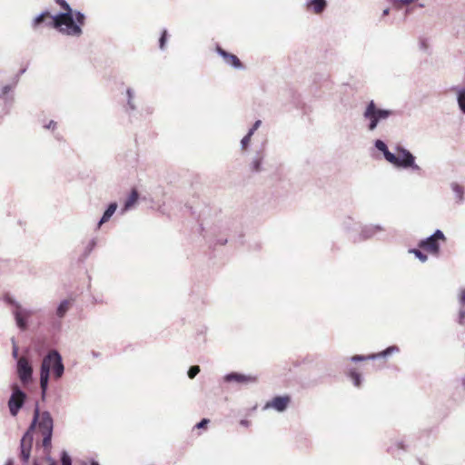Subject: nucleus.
Returning <instances> with one entry per match:
<instances>
[{"label":"nucleus","instance_id":"obj_1","mask_svg":"<svg viewBox=\"0 0 465 465\" xmlns=\"http://www.w3.org/2000/svg\"><path fill=\"white\" fill-rule=\"evenodd\" d=\"M36 424H38L39 430L43 435L42 447L44 453L45 455L51 454L54 420L49 411H45L40 415L39 407L36 405L32 422L20 440V458L25 463L28 462L31 457L34 431Z\"/></svg>","mask_w":465,"mask_h":465},{"label":"nucleus","instance_id":"obj_2","mask_svg":"<svg viewBox=\"0 0 465 465\" xmlns=\"http://www.w3.org/2000/svg\"><path fill=\"white\" fill-rule=\"evenodd\" d=\"M64 364L61 355L56 351H51L42 361L40 378H60L64 373Z\"/></svg>","mask_w":465,"mask_h":465},{"label":"nucleus","instance_id":"obj_3","mask_svg":"<svg viewBox=\"0 0 465 465\" xmlns=\"http://www.w3.org/2000/svg\"><path fill=\"white\" fill-rule=\"evenodd\" d=\"M70 23L71 20L68 14H59L53 16L48 11H45L34 19L33 27L36 29L42 25H45L57 28L61 31V29H63V24Z\"/></svg>","mask_w":465,"mask_h":465},{"label":"nucleus","instance_id":"obj_4","mask_svg":"<svg viewBox=\"0 0 465 465\" xmlns=\"http://www.w3.org/2000/svg\"><path fill=\"white\" fill-rule=\"evenodd\" d=\"M351 367L350 368L351 378H361L364 373L372 371L371 361L370 354L354 355L351 359Z\"/></svg>","mask_w":465,"mask_h":465},{"label":"nucleus","instance_id":"obj_5","mask_svg":"<svg viewBox=\"0 0 465 465\" xmlns=\"http://www.w3.org/2000/svg\"><path fill=\"white\" fill-rule=\"evenodd\" d=\"M399 352L400 348L397 345H392L381 352L370 354L372 371L387 367L390 363L391 358Z\"/></svg>","mask_w":465,"mask_h":465},{"label":"nucleus","instance_id":"obj_6","mask_svg":"<svg viewBox=\"0 0 465 465\" xmlns=\"http://www.w3.org/2000/svg\"><path fill=\"white\" fill-rule=\"evenodd\" d=\"M27 396L25 392L17 385L12 386V393L8 400V407L10 414L15 417L23 408Z\"/></svg>","mask_w":465,"mask_h":465},{"label":"nucleus","instance_id":"obj_7","mask_svg":"<svg viewBox=\"0 0 465 465\" xmlns=\"http://www.w3.org/2000/svg\"><path fill=\"white\" fill-rule=\"evenodd\" d=\"M394 162H390L391 164L401 168H410L419 170V166L414 163V156L407 150L397 147L396 153H393Z\"/></svg>","mask_w":465,"mask_h":465},{"label":"nucleus","instance_id":"obj_8","mask_svg":"<svg viewBox=\"0 0 465 465\" xmlns=\"http://www.w3.org/2000/svg\"><path fill=\"white\" fill-rule=\"evenodd\" d=\"M439 241L445 242L446 237L441 231L437 230L431 236L420 241L419 247L433 255H438L440 252Z\"/></svg>","mask_w":465,"mask_h":465},{"label":"nucleus","instance_id":"obj_9","mask_svg":"<svg viewBox=\"0 0 465 465\" xmlns=\"http://www.w3.org/2000/svg\"><path fill=\"white\" fill-rule=\"evenodd\" d=\"M391 113L388 110L377 109L375 104L371 101L364 113L365 118L371 120L369 129L374 130L377 126L378 122L381 119L387 118L388 116L391 115Z\"/></svg>","mask_w":465,"mask_h":465},{"label":"nucleus","instance_id":"obj_10","mask_svg":"<svg viewBox=\"0 0 465 465\" xmlns=\"http://www.w3.org/2000/svg\"><path fill=\"white\" fill-rule=\"evenodd\" d=\"M55 2L68 14L70 16V24H63L65 28L61 29V32L68 35L79 36L82 34V29L77 25H74V15L70 5L64 0H55Z\"/></svg>","mask_w":465,"mask_h":465},{"label":"nucleus","instance_id":"obj_11","mask_svg":"<svg viewBox=\"0 0 465 465\" xmlns=\"http://www.w3.org/2000/svg\"><path fill=\"white\" fill-rule=\"evenodd\" d=\"M290 402L291 397L289 395L275 396L272 401L266 402L263 409L272 408L279 412H282L288 408Z\"/></svg>","mask_w":465,"mask_h":465},{"label":"nucleus","instance_id":"obj_12","mask_svg":"<svg viewBox=\"0 0 465 465\" xmlns=\"http://www.w3.org/2000/svg\"><path fill=\"white\" fill-rule=\"evenodd\" d=\"M17 372L19 378H32L33 369L25 357H21L17 361Z\"/></svg>","mask_w":465,"mask_h":465},{"label":"nucleus","instance_id":"obj_13","mask_svg":"<svg viewBox=\"0 0 465 465\" xmlns=\"http://www.w3.org/2000/svg\"><path fill=\"white\" fill-rule=\"evenodd\" d=\"M217 53L224 59V61L233 66L234 68H242V64L240 59L233 54L228 53L223 50L222 47H216Z\"/></svg>","mask_w":465,"mask_h":465},{"label":"nucleus","instance_id":"obj_14","mask_svg":"<svg viewBox=\"0 0 465 465\" xmlns=\"http://www.w3.org/2000/svg\"><path fill=\"white\" fill-rule=\"evenodd\" d=\"M327 4L325 0H311L307 4V9L312 13L319 15L323 12Z\"/></svg>","mask_w":465,"mask_h":465},{"label":"nucleus","instance_id":"obj_15","mask_svg":"<svg viewBox=\"0 0 465 465\" xmlns=\"http://www.w3.org/2000/svg\"><path fill=\"white\" fill-rule=\"evenodd\" d=\"M375 146H376V148L379 151L383 153V155H384L385 159L388 162H394L395 161L394 156H393V153H391L388 150L387 145L382 141L377 140L376 143H375Z\"/></svg>","mask_w":465,"mask_h":465},{"label":"nucleus","instance_id":"obj_16","mask_svg":"<svg viewBox=\"0 0 465 465\" xmlns=\"http://www.w3.org/2000/svg\"><path fill=\"white\" fill-rule=\"evenodd\" d=\"M116 208H117L116 203H110L108 208L106 209V211L104 213V215L101 218L98 225L100 226L104 223L107 222L111 218V216L114 213V212L116 211Z\"/></svg>","mask_w":465,"mask_h":465},{"label":"nucleus","instance_id":"obj_17","mask_svg":"<svg viewBox=\"0 0 465 465\" xmlns=\"http://www.w3.org/2000/svg\"><path fill=\"white\" fill-rule=\"evenodd\" d=\"M139 193L136 189H133L129 197L124 203V210H128L133 207L138 201Z\"/></svg>","mask_w":465,"mask_h":465},{"label":"nucleus","instance_id":"obj_18","mask_svg":"<svg viewBox=\"0 0 465 465\" xmlns=\"http://www.w3.org/2000/svg\"><path fill=\"white\" fill-rule=\"evenodd\" d=\"M70 307H71L70 301H68V300L63 301L57 308V312H56L57 315L59 317H64Z\"/></svg>","mask_w":465,"mask_h":465},{"label":"nucleus","instance_id":"obj_19","mask_svg":"<svg viewBox=\"0 0 465 465\" xmlns=\"http://www.w3.org/2000/svg\"><path fill=\"white\" fill-rule=\"evenodd\" d=\"M60 463L61 465H73L71 456L66 450H62L60 453Z\"/></svg>","mask_w":465,"mask_h":465},{"label":"nucleus","instance_id":"obj_20","mask_svg":"<svg viewBox=\"0 0 465 465\" xmlns=\"http://www.w3.org/2000/svg\"><path fill=\"white\" fill-rule=\"evenodd\" d=\"M458 103L461 111L465 114V89L461 90L458 95Z\"/></svg>","mask_w":465,"mask_h":465},{"label":"nucleus","instance_id":"obj_21","mask_svg":"<svg viewBox=\"0 0 465 465\" xmlns=\"http://www.w3.org/2000/svg\"><path fill=\"white\" fill-rule=\"evenodd\" d=\"M410 252L413 253L420 261L423 262H426L428 259L427 255L418 249L410 250Z\"/></svg>","mask_w":465,"mask_h":465},{"label":"nucleus","instance_id":"obj_22","mask_svg":"<svg viewBox=\"0 0 465 465\" xmlns=\"http://www.w3.org/2000/svg\"><path fill=\"white\" fill-rule=\"evenodd\" d=\"M42 398L45 399L50 380H39Z\"/></svg>","mask_w":465,"mask_h":465},{"label":"nucleus","instance_id":"obj_23","mask_svg":"<svg viewBox=\"0 0 465 465\" xmlns=\"http://www.w3.org/2000/svg\"><path fill=\"white\" fill-rule=\"evenodd\" d=\"M252 136V131H249V133L242 139V150H246L250 141H251V138Z\"/></svg>","mask_w":465,"mask_h":465},{"label":"nucleus","instance_id":"obj_24","mask_svg":"<svg viewBox=\"0 0 465 465\" xmlns=\"http://www.w3.org/2000/svg\"><path fill=\"white\" fill-rule=\"evenodd\" d=\"M74 17H75V20H76V23H74V25H79L80 27H81L82 25H84V20H85V17H84V15L82 13H80V12H76V13L74 14Z\"/></svg>","mask_w":465,"mask_h":465},{"label":"nucleus","instance_id":"obj_25","mask_svg":"<svg viewBox=\"0 0 465 465\" xmlns=\"http://www.w3.org/2000/svg\"><path fill=\"white\" fill-rule=\"evenodd\" d=\"M200 372V367L198 365L192 366L188 371V377L194 378Z\"/></svg>","mask_w":465,"mask_h":465},{"label":"nucleus","instance_id":"obj_26","mask_svg":"<svg viewBox=\"0 0 465 465\" xmlns=\"http://www.w3.org/2000/svg\"><path fill=\"white\" fill-rule=\"evenodd\" d=\"M209 422H210L209 419L203 418L198 423H196L195 428H197V429H204V428L207 427Z\"/></svg>","mask_w":465,"mask_h":465},{"label":"nucleus","instance_id":"obj_27","mask_svg":"<svg viewBox=\"0 0 465 465\" xmlns=\"http://www.w3.org/2000/svg\"><path fill=\"white\" fill-rule=\"evenodd\" d=\"M166 37H167V32L165 30H163V34H162V35L160 37V40H159V45H160V48L161 49L164 48L165 42H166Z\"/></svg>","mask_w":465,"mask_h":465},{"label":"nucleus","instance_id":"obj_28","mask_svg":"<svg viewBox=\"0 0 465 465\" xmlns=\"http://www.w3.org/2000/svg\"><path fill=\"white\" fill-rule=\"evenodd\" d=\"M261 163H262L261 158L255 159L252 162V171L259 172L261 170Z\"/></svg>","mask_w":465,"mask_h":465},{"label":"nucleus","instance_id":"obj_29","mask_svg":"<svg viewBox=\"0 0 465 465\" xmlns=\"http://www.w3.org/2000/svg\"><path fill=\"white\" fill-rule=\"evenodd\" d=\"M45 460L47 465H58L57 461L51 456V454L45 455Z\"/></svg>","mask_w":465,"mask_h":465},{"label":"nucleus","instance_id":"obj_30","mask_svg":"<svg viewBox=\"0 0 465 465\" xmlns=\"http://www.w3.org/2000/svg\"><path fill=\"white\" fill-rule=\"evenodd\" d=\"M224 378L233 379V378H246V377L244 375L237 373V372H232V373L225 375Z\"/></svg>","mask_w":465,"mask_h":465},{"label":"nucleus","instance_id":"obj_31","mask_svg":"<svg viewBox=\"0 0 465 465\" xmlns=\"http://www.w3.org/2000/svg\"><path fill=\"white\" fill-rule=\"evenodd\" d=\"M464 320H465V309H461L460 311V321H459V322L460 324H463L464 323Z\"/></svg>","mask_w":465,"mask_h":465},{"label":"nucleus","instance_id":"obj_32","mask_svg":"<svg viewBox=\"0 0 465 465\" xmlns=\"http://www.w3.org/2000/svg\"><path fill=\"white\" fill-rule=\"evenodd\" d=\"M460 301L462 306H465V289L460 291Z\"/></svg>","mask_w":465,"mask_h":465},{"label":"nucleus","instance_id":"obj_33","mask_svg":"<svg viewBox=\"0 0 465 465\" xmlns=\"http://www.w3.org/2000/svg\"><path fill=\"white\" fill-rule=\"evenodd\" d=\"M16 320H17V323L19 325V327L21 328H25V324L23 321V319H21L18 315L16 316Z\"/></svg>","mask_w":465,"mask_h":465},{"label":"nucleus","instance_id":"obj_34","mask_svg":"<svg viewBox=\"0 0 465 465\" xmlns=\"http://www.w3.org/2000/svg\"><path fill=\"white\" fill-rule=\"evenodd\" d=\"M261 124V121L258 120L254 123L252 128L250 130V131H252V134L255 132L256 129H258V127L260 126Z\"/></svg>","mask_w":465,"mask_h":465},{"label":"nucleus","instance_id":"obj_35","mask_svg":"<svg viewBox=\"0 0 465 465\" xmlns=\"http://www.w3.org/2000/svg\"><path fill=\"white\" fill-rule=\"evenodd\" d=\"M353 385L356 388H360L361 386L362 380H352Z\"/></svg>","mask_w":465,"mask_h":465},{"label":"nucleus","instance_id":"obj_36","mask_svg":"<svg viewBox=\"0 0 465 465\" xmlns=\"http://www.w3.org/2000/svg\"><path fill=\"white\" fill-rule=\"evenodd\" d=\"M240 424L244 427H248L250 424V421L248 420H241Z\"/></svg>","mask_w":465,"mask_h":465},{"label":"nucleus","instance_id":"obj_37","mask_svg":"<svg viewBox=\"0 0 465 465\" xmlns=\"http://www.w3.org/2000/svg\"><path fill=\"white\" fill-rule=\"evenodd\" d=\"M15 464V461L12 458H9L6 460L5 465H14Z\"/></svg>","mask_w":465,"mask_h":465},{"label":"nucleus","instance_id":"obj_38","mask_svg":"<svg viewBox=\"0 0 465 465\" xmlns=\"http://www.w3.org/2000/svg\"><path fill=\"white\" fill-rule=\"evenodd\" d=\"M56 124L54 121H50L49 124L46 126V128H54Z\"/></svg>","mask_w":465,"mask_h":465},{"label":"nucleus","instance_id":"obj_39","mask_svg":"<svg viewBox=\"0 0 465 465\" xmlns=\"http://www.w3.org/2000/svg\"><path fill=\"white\" fill-rule=\"evenodd\" d=\"M90 465H100L99 462L95 460H90Z\"/></svg>","mask_w":465,"mask_h":465},{"label":"nucleus","instance_id":"obj_40","mask_svg":"<svg viewBox=\"0 0 465 465\" xmlns=\"http://www.w3.org/2000/svg\"><path fill=\"white\" fill-rule=\"evenodd\" d=\"M13 354L15 357H17V348L15 347Z\"/></svg>","mask_w":465,"mask_h":465},{"label":"nucleus","instance_id":"obj_41","mask_svg":"<svg viewBox=\"0 0 465 465\" xmlns=\"http://www.w3.org/2000/svg\"><path fill=\"white\" fill-rule=\"evenodd\" d=\"M388 14H389V9H385V10L383 11V15H388Z\"/></svg>","mask_w":465,"mask_h":465},{"label":"nucleus","instance_id":"obj_42","mask_svg":"<svg viewBox=\"0 0 465 465\" xmlns=\"http://www.w3.org/2000/svg\"><path fill=\"white\" fill-rule=\"evenodd\" d=\"M235 381H247L248 380H240V379H237V380H234Z\"/></svg>","mask_w":465,"mask_h":465},{"label":"nucleus","instance_id":"obj_43","mask_svg":"<svg viewBox=\"0 0 465 465\" xmlns=\"http://www.w3.org/2000/svg\"><path fill=\"white\" fill-rule=\"evenodd\" d=\"M32 465H39V464H38L37 460H35L33 461V464H32Z\"/></svg>","mask_w":465,"mask_h":465},{"label":"nucleus","instance_id":"obj_44","mask_svg":"<svg viewBox=\"0 0 465 465\" xmlns=\"http://www.w3.org/2000/svg\"><path fill=\"white\" fill-rule=\"evenodd\" d=\"M8 87H5V93H7Z\"/></svg>","mask_w":465,"mask_h":465},{"label":"nucleus","instance_id":"obj_45","mask_svg":"<svg viewBox=\"0 0 465 465\" xmlns=\"http://www.w3.org/2000/svg\"><path fill=\"white\" fill-rule=\"evenodd\" d=\"M462 385H463V388L465 389V381L463 382V384H462Z\"/></svg>","mask_w":465,"mask_h":465},{"label":"nucleus","instance_id":"obj_46","mask_svg":"<svg viewBox=\"0 0 465 465\" xmlns=\"http://www.w3.org/2000/svg\"><path fill=\"white\" fill-rule=\"evenodd\" d=\"M83 465H87V463H86V462H84V463H83Z\"/></svg>","mask_w":465,"mask_h":465}]
</instances>
